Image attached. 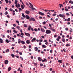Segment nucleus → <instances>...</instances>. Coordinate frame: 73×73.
Listing matches in <instances>:
<instances>
[{
	"label": "nucleus",
	"mask_w": 73,
	"mask_h": 73,
	"mask_svg": "<svg viewBox=\"0 0 73 73\" xmlns=\"http://www.w3.org/2000/svg\"><path fill=\"white\" fill-rule=\"evenodd\" d=\"M29 5H30L31 7H30L32 9V10H35V11H36V9L35 8H33V5L31 3H29Z\"/></svg>",
	"instance_id": "1"
},
{
	"label": "nucleus",
	"mask_w": 73,
	"mask_h": 73,
	"mask_svg": "<svg viewBox=\"0 0 73 73\" xmlns=\"http://www.w3.org/2000/svg\"><path fill=\"white\" fill-rule=\"evenodd\" d=\"M46 34H50L51 33V31L50 30H47L46 31Z\"/></svg>",
	"instance_id": "2"
},
{
	"label": "nucleus",
	"mask_w": 73,
	"mask_h": 73,
	"mask_svg": "<svg viewBox=\"0 0 73 73\" xmlns=\"http://www.w3.org/2000/svg\"><path fill=\"white\" fill-rule=\"evenodd\" d=\"M25 33V35H26V36H28V37H30V36H31V35L29 33Z\"/></svg>",
	"instance_id": "3"
},
{
	"label": "nucleus",
	"mask_w": 73,
	"mask_h": 73,
	"mask_svg": "<svg viewBox=\"0 0 73 73\" xmlns=\"http://www.w3.org/2000/svg\"><path fill=\"white\" fill-rule=\"evenodd\" d=\"M39 14L40 15H42V16H44L45 15V14L44 13L41 12H38Z\"/></svg>",
	"instance_id": "4"
},
{
	"label": "nucleus",
	"mask_w": 73,
	"mask_h": 73,
	"mask_svg": "<svg viewBox=\"0 0 73 73\" xmlns=\"http://www.w3.org/2000/svg\"><path fill=\"white\" fill-rule=\"evenodd\" d=\"M8 62H9V61L7 60H6L5 61V64H8Z\"/></svg>",
	"instance_id": "5"
},
{
	"label": "nucleus",
	"mask_w": 73,
	"mask_h": 73,
	"mask_svg": "<svg viewBox=\"0 0 73 73\" xmlns=\"http://www.w3.org/2000/svg\"><path fill=\"white\" fill-rule=\"evenodd\" d=\"M25 17L28 20L29 19L30 17H29V16L28 15H26L25 16Z\"/></svg>",
	"instance_id": "6"
},
{
	"label": "nucleus",
	"mask_w": 73,
	"mask_h": 73,
	"mask_svg": "<svg viewBox=\"0 0 73 73\" xmlns=\"http://www.w3.org/2000/svg\"><path fill=\"white\" fill-rule=\"evenodd\" d=\"M25 13H26V14H28V15H29V13H30V11H25Z\"/></svg>",
	"instance_id": "7"
},
{
	"label": "nucleus",
	"mask_w": 73,
	"mask_h": 73,
	"mask_svg": "<svg viewBox=\"0 0 73 73\" xmlns=\"http://www.w3.org/2000/svg\"><path fill=\"white\" fill-rule=\"evenodd\" d=\"M26 42L27 44H30V41L29 40H27L26 41Z\"/></svg>",
	"instance_id": "8"
},
{
	"label": "nucleus",
	"mask_w": 73,
	"mask_h": 73,
	"mask_svg": "<svg viewBox=\"0 0 73 73\" xmlns=\"http://www.w3.org/2000/svg\"><path fill=\"white\" fill-rule=\"evenodd\" d=\"M47 61V60H46V59L44 58V60H42V62H46Z\"/></svg>",
	"instance_id": "9"
},
{
	"label": "nucleus",
	"mask_w": 73,
	"mask_h": 73,
	"mask_svg": "<svg viewBox=\"0 0 73 73\" xmlns=\"http://www.w3.org/2000/svg\"><path fill=\"white\" fill-rule=\"evenodd\" d=\"M40 30L42 32H45V30L41 28L40 29Z\"/></svg>",
	"instance_id": "10"
},
{
	"label": "nucleus",
	"mask_w": 73,
	"mask_h": 73,
	"mask_svg": "<svg viewBox=\"0 0 73 73\" xmlns=\"http://www.w3.org/2000/svg\"><path fill=\"white\" fill-rule=\"evenodd\" d=\"M0 42L1 44V43H2V44H3V43H4V42L3 41V39H2L1 38H0Z\"/></svg>",
	"instance_id": "11"
},
{
	"label": "nucleus",
	"mask_w": 73,
	"mask_h": 73,
	"mask_svg": "<svg viewBox=\"0 0 73 73\" xmlns=\"http://www.w3.org/2000/svg\"><path fill=\"white\" fill-rule=\"evenodd\" d=\"M38 60H39V61H42V59H41V58L40 57H38Z\"/></svg>",
	"instance_id": "12"
},
{
	"label": "nucleus",
	"mask_w": 73,
	"mask_h": 73,
	"mask_svg": "<svg viewBox=\"0 0 73 73\" xmlns=\"http://www.w3.org/2000/svg\"><path fill=\"white\" fill-rule=\"evenodd\" d=\"M34 41H36V38H34L33 39L31 40L32 42H33Z\"/></svg>",
	"instance_id": "13"
},
{
	"label": "nucleus",
	"mask_w": 73,
	"mask_h": 73,
	"mask_svg": "<svg viewBox=\"0 0 73 73\" xmlns=\"http://www.w3.org/2000/svg\"><path fill=\"white\" fill-rule=\"evenodd\" d=\"M59 5H60L59 7L60 8H61V7H63V5H62V4H59Z\"/></svg>",
	"instance_id": "14"
},
{
	"label": "nucleus",
	"mask_w": 73,
	"mask_h": 73,
	"mask_svg": "<svg viewBox=\"0 0 73 73\" xmlns=\"http://www.w3.org/2000/svg\"><path fill=\"white\" fill-rule=\"evenodd\" d=\"M31 26H29L28 28V29L29 31H31Z\"/></svg>",
	"instance_id": "15"
},
{
	"label": "nucleus",
	"mask_w": 73,
	"mask_h": 73,
	"mask_svg": "<svg viewBox=\"0 0 73 73\" xmlns=\"http://www.w3.org/2000/svg\"><path fill=\"white\" fill-rule=\"evenodd\" d=\"M62 41L64 42H65V39L64 38H62Z\"/></svg>",
	"instance_id": "16"
},
{
	"label": "nucleus",
	"mask_w": 73,
	"mask_h": 73,
	"mask_svg": "<svg viewBox=\"0 0 73 73\" xmlns=\"http://www.w3.org/2000/svg\"><path fill=\"white\" fill-rule=\"evenodd\" d=\"M35 51H37L38 50V48L37 47H35Z\"/></svg>",
	"instance_id": "17"
},
{
	"label": "nucleus",
	"mask_w": 73,
	"mask_h": 73,
	"mask_svg": "<svg viewBox=\"0 0 73 73\" xmlns=\"http://www.w3.org/2000/svg\"><path fill=\"white\" fill-rule=\"evenodd\" d=\"M18 44H20L21 43V39H18Z\"/></svg>",
	"instance_id": "18"
},
{
	"label": "nucleus",
	"mask_w": 73,
	"mask_h": 73,
	"mask_svg": "<svg viewBox=\"0 0 73 73\" xmlns=\"http://www.w3.org/2000/svg\"><path fill=\"white\" fill-rule=\"evenodd\" d=\"M21 7L22 9H24V6H23V5H21Z\"/></svg>",
	"instance_id": "19"
},
{
	"label": "nucleus",
	"mask_w": 73,
	"mask_h": 73,
	"mask_svg": "<svg viewBox=\"0 0 73 73\" xmlns=\"http://www.w3.org/2000/svg\"><path fill=\"white\" fill-rule=\"evenodd\" d=\"M58 62H60V63H62V60H58Z\"/></svg>",
	"instance_id": "20"
},
{
	"label": "nucleus",
	"mask_w": 73,
	"mask_h": 73,
	"mask_svg": "<svg viewBox=\"0 0 73 73\" xmlns=\"http://www.w3.org/2000/svg\"><path fill=\"white\" fill-rule=\"evenodd\" d=\"M11 70V68L10 67H9L8 68V71H10Z\"/></svg>",
	"instance_id": "21"
},
{
	"label": "nucleus",
	"mask_w": 73,
	"mask_h": 73,
	"mask_svg": "<svg viewBox=\"0 0 73 73\" xmlns=\"http://www.w3.org/2000/svg\"><path fill=\"white\" fill-rule=\"evenodd\" d=\"M21 43H22V44H25V42H24V41L23 40H22L21 41Z\"/></svg>",
	"instance_id": "22"
},
{
	"label": "nucleus",
	"mask_w": 73,
	"mask_h": 73,
	"mask_svg": "<svg viewBox=\"0 0 73 73\" xmlns=\"http://www.w3.org/2000/svg\"><path fill=\"white\" fill-rule=\"evenodd\" d=\"M32 20L33 21H36L35 19L34 18H33V17H32Z\"/></svg>",
	"instance_id": "23"
},
{
	"label": "nucleus",
	"mask_w": 73,
	"mask_h": 73,
	"mask_svg": "<svg viewBox=\"0 0 73 73\" xmlns=\"http://www.w3.org/2000/svg\"><path fill=\"white\" fill-rule=\"evenodd\" d=\"M15 4H17V0H15Z\"/></svg>",
	"instance_id": "24"
},
{
	"label": "nucleus",
	"mask_w": 73,
	"mask_h": 73,
	"mask_svg": "<svg viewBox=\"0 0 73 73\" xmlns=\"http://www.w3.org/2000/svg\"><path fill=\"white\" fill-rule=\"evenodd\" d=\"M11 56L13 58H14V57H15V55H14V54H11Z\"/></svg>",
	"instance_id": "25"
},
{
	"label": "nucleus",
	"mask_w": 73,
	"mask_h": 73,
	"mask_svg": "<svg viewBox=\"0 0 73 73\" xmlns=\"http://www.w3.org/2000/svg\"><path fill=\"white\" fill-rule=\"evenodd\" d=\"M16 28H17L19 30H20V27L19 26H17Z\"/></svg>",
	"instance_id": "26"
},
{
	"label": "nucleus",
	"mask_w": 73,
	"mask_h": 73,
	"mask_svg": "<svg viewBox=\"0 0 73 73\" xmlns=\"http://www.w3.org/2000/svg\"><path fill=\"white\" fill-rule=\"evenodd\" d=\"M5 41L7 43H9V40H8V39L6 40Z\"/></svg>",
	"instance_id": "27"
},
{
	"label": "nucleus",
	"mask_w": 73,
	"mask_h": 73,
	"mask_svg": "<svg viewBox=\"0 0 73 73\" xmlns=\"http://www.w3.org/2000/svg\"><path fill=\"white\" fill-rule=\"evenodd\" d=\"M68 21H70V18H69L67 19Z\"/></svg>",
	"instance_id": "28"
},
{
	"label": "nucleus",
	"mask_w": 73,
	"mask_h": 73,
	"mask_svg": "<svg viewBox=\"0 0 73 73\" xmlns=\"http://www.w3.org/2000/svg\"><path fill=\"white\" fill-rule=\"evenodd\" d=\"M42 47H43V48H46V46L44 45H42Z\"/></svg>",
	"instance_id": "29"
},
{
	"label": "nucleus",
	"mask_w": 73,
	"mask_h": 73,
	"mask_svg": "<svg viewBox=\"0 0 73 73\" xmlns=\"http://www.w3.org/2000/svg\"><path fill=\"white\" fill-rule=\"evenodd\" d=\"M22 16L23 17H25V15H24V14L23 13H22Z\"/></svg>",
	"instance_id": "30"
},
{
	"label": "nucleus",
	"mask_w": 73,
	"mask_h": 73,
	"mask_svg": "<svg viewBox=\"0 0 73 73\" xmlns=\"http://www.w3.org/2000/svg\"><path fill=\"white\" fill-rule=\"evenodd\" d=\"M9 51V49H7L5 51V52H7V53H8Z\"/></svg>",
	"instance_id": "31"
},
{
	"label": "nucleus",
	"mask_w": 73,
	"mask_h": 73,
	"mask_svg": "<svg viewBox=\"0 0 73 73\" xmlns=\"http://www.w3.org/2000/svg\"><path fill=\"white\" fill-rule=\"evenodd\" d=\"M70 46V44L68 43L66 44V46Z\"/></svg>",
	"instance_id": "32"
},
{
	"label": "nucleus",
	"mask_w": 73,
	"mask_h": 73,
	"mask_svg": "<svg viewBox=\"0 0 73 73\" xmlns=\"http://www.w3.org/2000/svg\"><path fill=\"white\" fill-rule=\"evenodd\" d=\"M24 27H25V28H27V25L25 24H24Z\"/></svg>",
	"instance_id": "33"
},
{
	"label": "nucleus",
	"mask_w": 73,
	"mask_h": 73,
	"mask_svg": "<svg viewBox=\"0 0 73 73\" xmlns=\"http://www.w3.org/2000/svg\"><path fill=\"white\" fill-rule=\"evenodd\" d=\"M5 15H7L8 14V12L6 11L5 13Z\"/></svg>",
	"instance_id": "34"
},
{
	"label": "nucleus",
	"mask_w": 73,
	"mask_h": 73,
	"mask_svg": "<svg viewBox=\"0 0 73 73\" xmlns=\"http://www.w3.org/2000/svg\"><path fill=\"white\" fill-rule=\"evenodd\" d=\"M13 32H14V33H17V31H16V30H13Z\"/></svg>",
	"instance_id": "35"
},
{
	"label": "nucleus",
	"mask_w": 73,
	"mask_h": 73,
	"mask_svg": "<svg viewBox=\"0 0 73 73\" xmlns=\"http://www.w3.org/2000/svg\"><path fill=\"white\" fill-rule=\"evenodd\" d=\"M12 40H12V41H13V42H15V38H12Z\"/></svg>",
	"instance_id": "36"
},
{
	"label": "nucleus",
	"mask_w": 73,
	"mask_h": 73,
	"mask_svg": "<svg viewBox=\"0 0 73 73\" xmlns=\"http://www.w3.org/2000/svg\"><path fill=\"white\" fill-rule=\"evenodd\" d=\"M34 31H36V32H37L38 31L37 29H36V28L35 29Z\"/></svg>",
	"instance_id": "37"
},
{
	"label": "nucleus",
	"mask_w": 73,
	"mask_h": 73,
	"mask_svg": "<svg viewBox=\"0 0 73 73\" xmlns=\"http://www.w3.org/2000/svg\"><path fill=\"white\" fill-rule=\"evenodd\" d=\"M31 30L32 31V32H33L34 30H33V28H31Z\"/></svg>",
	"instance_id": "38"
},
{
	"label": "nucleus",
	"mask_w": 73,
	"mask_h": 73,
	"mask_svg": "<svg viewBox=\"0 0 73 73\" xmlns=\"http://www.w3.org/2000/svg\"><path fill=\"white\" fill-rule=\"evenodd\" d=\"M27 48V46H26L25 45H24L23 46V48L24 49H26V48Z\"/></svg>",
	"instance_id": "39"
},
{
	"label": "nucleus",
	"mask_w": 73,
	"mask_h": 73,
	"mask_svg": "<svg viewBox=\"0 0 73 73\" xmlns=\"http://www.w3.org/2000/svg\"><path fill=\"white\" fill-rule=\"evenodd\" d=\"M22 10V9H21V8H19V12H21V11Z\"/></svg>",
	"instance_id": "40"
},
{
	"label": "nucleus",
	"mask_w": 73,
	"mask_h": 73,
	"mask_svg": "<svg viewBox=\"0 0 73 73\" xmlns=\"http://www.w3.org/2000/svg\"><path fill=\"white\" fill-rule=\"evenodd\" d=\"M29 20L31 21L32 20V17H31V18H29Z\"/></svg>",
	"instance_id": "41"
},
{
	"label": "nucleus",
	"mask_w": 73,
	"mask_h": 73,
	"mask_svg": "<svg viewBox=\"0 0 73 73\" xmlns=\"http://www.w3.org/2000/svg\"><path fill=\"white\" fill-rule=\"evenodd\" d=\"M16 7L17 8H18L19 7V6H18V5H17V4H16L15 5Z\"/></svg>",
	"instance_id": "42"
},
{
	"label": "nucleus",
	"mask_w": 73,
	"mask_h": 73,
	"mask_svg": "<svg viewBox=\"0 0 73 73\" xmlns=\"http://www.w3.org/2000/svg\"><path fill=\"white\" fill-rule=\"evenodd\" d=\"M20 58H21V60H22V61H23V58H22V57H21H21H20Z\"/></svg>",
	"instance_id": "43"
},
{
	"label": "nucleus",
	"mask_w": 73,
	"mask_h": 73,
	"mask_svg": "<svg viewBox=\"0 0 73 73\" xmlns=\"http://www.w3.org/2000/svg\"><path fill=\"white\" fill-rule=\"evenodd\" d=\"M57 15V14H54L53 15H52V16H56Z\"/></svg>",
	"instance_id": "44"
},
{
	"label": "nucleus",
	"mask_w": 73,
	"mask_h": 73,
	"mask_svg": "<svg viewBox=\"0 0 73 73\" xmlns=\"http://www.w3.org/2000/svg\"><path fill=\"white\" fill-rule=\"evenodd\" d=\"M20 70V68H19L18 69L17 71L18 72H19Z\"/></svg>",
	"instance_id": "45"
},
{
	"label": "nucleus",
	"mask_w": 73,
	"mask_h": 73,
	"mask_svg": "<svg viewBox=\"0 0 73 73\" xmlns=\"http://www.w3.org/2000/svg\"><path fill=\"white\" fill-rule=\"evenodd\" d=\"M52 31L53 32H55L56 31V30H55V29H52Z\"/></svg>",
	"instance_id": "46"
},
{
	"label": "nucleus",
	"mask_w": 73,
	"mask_h": 73,
	"mask_svg": "<svg viewBox=\"0 0 73 73\" xmlns=\"http://www.w3.org/2000/svg\"><path fill=\"white\" fill-rule=\"evenodd\" d=\"M8 2L9 4H11V1L9 0Z\"/></svg>",
	"instance_id": "47"
},
{
	"label": "nucleus",
	"mask_w": 73,
	"mask_h": 73,
	"mask_svg": "<svg viewBox=\"0 0 73 73\" xmlns=\"http://www.w3.org/2000/svg\"><path fill=\"white\" fill-rule=\"evenodd\" d=\"M39 41L40 42H42V39H40L39 40Z\"/></svg>",
	"instance_id": "48"
},
{
	"label": "nucleus",
	"mask_w": 73,
	"mask_h": 73,
	"mask_svg": "<svg viewBox=\"0 0 73 73\" xmlns=\"http://www.w3.org/2000/svg\"><path fill=\"white\" fill-rule=\"evenodd\" d=\"M58 39H61V37H60V36H59L58 37Z\"/></svg>",
	"instance_id": "49"
},
{
	"label": "nucleus",
	"mask_w": 73,
	"mask_h": 73,
	"mask_svg": "<svg viewBox=\"0 0 73 73\" xmlns=\"http://www.w3.org/2000/svg\"><path fill=\"white\" fill-rule=\"evenodd\" d=\"M21 34L22 36H24V33H21Z\"/></svg>",
	"instance_id": "50"
},
{
	"label": "nucleus",
	"mask_w": 73,
	"mask_h": 73,
	"mask_svg": "<svg viewBox=\"0 0 73 73\" xmlns=\"http://www.w3.org/2000/svg\"><path fill=\"white\" fill-rule=\"evenodd\" d=\"M9 10H10V11H13V9H11V8H10Z\"/></svg>",
	"instance_id": "51"
},
{
	"label": "nucleus",
	"mask_w": 73,
	"mask_h": 73,
	"mask_svg": "<svg viewBox=\"0 0 73 73\" xmlns=\"http://www.w3.org/2000/svg\"><path fill=\"white\" fill-rule=\"evenodd\" d=\"M43 24H46V22L44 21L43 22Z\"/></svg>",
	"instance_id": "52"
},
{
	"label": "nucleus",
	"mask_w": 73,
	"mask_h": 73,
	"mask_svg": "<svg viewBox=\"0 0 73 73\" xmlns=\"http://www.w3.org/2000/svg\"><path fill=\"white\" fill-rule=\"evenodd\" d=\"M46 45H48V44H49V43H48V42H46L45 43Z\"/></svg>",
	"instance_id": "53"
},
{
	"label": "nucleus",
	"mask_w": 73,
	"mask_h": 73,
	"mask_svg": "<svg viewBox=\"0 0 73 73\" xmlns=\"http://www.w3.org/2000/svg\"><path fill=\"white\" fill-rule=\"evenodd\" d=\"M66 15L67 16H69V15H70L69 14V13H66Z\"/></svg>",
	"instance_id": "54"
},
{
	"label": "nucleus",
	"mask_w": 73,
	"mask_h": 73,
	"mask_svg": "<svg viewBox=\"0 0 73 73\" xmlns=\"http://www.w3.org/2000/svg\"><path fill=\"white\" fill-rule=\"evenodd\" d=\"M65 11H68V9L65 8Z\"/></svg>",
	"instance_id": "55"
},
{
	"label": "nucleus",
	"mask_w": 73,
	"mask_h": 73,
	"mask_svg": "<svg viewBox=\"0 0 73 73\" xmlns=\"http://www.w3.org/2000/svg\"><path fill=\"white\" fill-rule=\"evenodd\" d=\"M22 72H23V71H22V70H21L20 71V73H22Z\"/></svg>",
	"instance_id": "56"
},
{
	"label": "nucleus",
	"mask_w": 73,
	"mask_h": 73,
	"mask_svg": "<svg viewBox=\"0 0 73 73\" xmlns=\"http://www.w3.org/2000/svg\"><path fill=\"white\" fill-rule=\"evenodd\" d=\"M40 66H43V64H42V63H40Z\"/></svg>",
	"instance_id": "57"
},
{
	"label": "nucleus",
	"mask_w": 73,
	"mask_h": 73,
	"mask_svg": "<svg viewBox=\"0 0 73 73\" xmlns=\"http://www.w3.org/2000/svg\"><path fill=\"white\" fill-rule=\"evenodd\" d=\"M54 37L55 38L57 37V35H54Z\"/></svg>",
	"instance_id": "58"
},
{
	"label": "nucleus",
	"mask_w": 73,
	"mask_h": 73,
	"mask_svg": "<svg viewBox=\"0 0 73 73\" xmlns=\"http://www.w3.org/2000/svg\"><path fill=\"white\" fill-rule=\"evenodd\" d=\"M26 4L27 5H28V6H29V4H28V3L27 2L26 3Z\"/></svg>",
	"instance_id": "59"
},
{
	"label": "nucleus",
	"mask_w": 73,
	"mask_h": 73,
	"mask_svg": "<svg viewBox=\"0 0 73 73\" xmlns=\"http://www.w3.org/2000/svg\"><path fill=\"white\" fill-rule=\"evenodd\" d=\"M19 54H20V55H22V54H23V53L21 52H19Z\"/></svg>",
	"instance_id": "60"
},
{
	"label": "nucleus",
	"mask_w": 73,
	"mask_h": 73,
	"mask_svg": "<svg viewBox=\"0 0 73 73\" xmlns=\"http://www.w3.org/2000/svg\"><path fill=\"white\" fill-rule=\"evenodd\" d=\"M13 27H16V24H13Z\"/></svg>",
	"instance_id": "61"
},
{
	"label": "nucleus",
	"mask_w": 73,
	"mask_h": 73,
	"mask_svg": "<svg viewBox=\"0 0 73 73\" xmlns=\"http://www.w3.org/2000/svg\"><path fill=\"white\" fill-rule=\"evenodd\" d=\"M5 1L6 3H8V0H5Z\"/></svg>",
	"instance_id": "62"
},
{
	"label": "nucleus",
	"mask_w": 73,
	"mask_h": 73,
	"mask_svg": "<svg viewBox=\"0 0 73 73\" xmlns=\"http://www.w3.org/2000/svg\"><path fill=\"white\" fill-rule=\"evenodd\" d=\"M70 39H72V37L70 36Z\"/></svg>",
	"instance_id": "63"
},
{
	"label": "nucleus",
	"mask_w": 73,
	"mask_h": 73,
	"mask_svg": "<svg viewBox=\"0 0 73 73\" xmlns=\"http://www.w3.org/2000/svg\"><path fill=\"white\" fill-rule=\"evenodd\" d=\"M16 22L17 23H19V22L18 21H16Z\"/></svg>",
	"instance_id": "64"
}]
</instances>
